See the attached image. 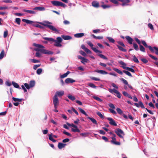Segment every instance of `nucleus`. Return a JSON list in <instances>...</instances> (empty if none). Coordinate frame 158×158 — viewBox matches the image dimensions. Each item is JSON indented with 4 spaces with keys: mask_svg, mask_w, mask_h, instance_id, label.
Here are the masks:
<instances>
[{
    "mask_svg": "<svg viewBox=\"0 0 158 158\" xmlns=\"http://www.w3.org/2000/svg\"><path fill=\"white\" fill-rule=\"evenodd\" d=\"M123 72L124 73H125L126 75H127L128 76H130V77H132L131 74L129 72H128V71H126V70H123Z\"/></svg>",
    "mask_w": 158,
    "mask_h": 158,
    "instance_id": "42",
    "label": "nucleus"
},
{
    "mask_svg": "<svg viewBox=\"0 0 158 158\" xmlns=\"http://www.w3.org/2000/svg\"><path fill=\"white\" fill-rule=\"evenodd\" d=\"M84 35V33H79L74 34V37L76 38H81Z\"/></svg>",
    "mask_w": 158,
    "mask_h": 158,
    "instance_id": "21",
    "label": "nucleus"
},
{
    "mask_svg": "<svg viewBox=\"0 0 158 158\" xmlns=\"http://www.w3.org/2000/svg\"><path fill=\"white\" fill-rule=\"evenodd\" d=\"M141 42L142 44L145 47L148 48L152 52H154L153 48L150 46H148L144 40H142Z\"/></svg>",
    "mask_w": 158,
    "mask_h": 158,
    "instance_id": "8",
    "label": "nucleus"
},
{
    "mask_svg": "<svg viewBox=\"0 0 158 158\" xmlns=\"http://www.w3.org/2000/svg\"><path fill=\"white\" fill-rule=\"evenodd\" d=\"M64 91L61 90L60 91H58L56 92L54 96L57 97V96L61 97L64 94Z\"/></svg>",
    "mask_w": 158,
    "mask_h": 158,
    "instance_id": "11",
    "label": "nucleus"
},
{
    "mask_svg": "<svg viewBox=\"0 0 158 158\" xmlns=\"http://www.w3.org/2000/svg\"><path fill=\"white\" fill-rule=\"evenodd\" d=\"M23 11L25 12H27L29 13L30 14H35V12L34 11L32 10H29L26 9H23Z\"/></svg>",
    "mask_w": 158,
    "mask_h": 158,
    "instance_id": "19",
    "label": "nucleus"
},
{
    "mask_svg": "<svg viewBox=\"0 0 158 158\" xmlns=\"http://www.w3.org/2000/svg\"><path fill=\"white\" fill-rule=\"evenodd\" d=\"M33 46L36 47V48H34V50L37 52H40L46 54H53L52 52L44 49V47L41 45L34 43Z\"/></svg>",
    "mask_w": 158,
    "mask_h": 158,
    "instance_id": "2",
    "label": "nucleus"
},
{
    "mask_svg": "<svg viewBox=\"0 0 158 158\" xmlns=\"http://www.w3.org/2000/svg\"><path fill=\"white\" fill-rule=\"evenodd\" d=\"M117 46L118 47V49L120 50V51H121L123 52H126V50L124 49L123 47L117 45Z\"/></svg>",
    "mask_w": 158,
    "mask_h": 158,
    "instance_id": "34",
    "label": "nucleus"
},
{
    "mask_svg": "<svg viewBox=\"0 0 158 158\" xmlns=\"http://www.w3.org/2000/svg\"><path fill=\"white\" fill-rule=\"evenodd\" d=\"M96 72L100 73L102 74H107L108 73L107 72L103 70H97L95 71Z\"/></svg>",
    "mask_w": 158,
    "mask_h": 158,
    "instance_id": "17",
    "label": "nucleus"
},
{
    "mask_svg": "<svg viewBox=\"0 0 158 158\" xmlns=\"http://www.w3.org/2000/svg\"><path fill=\"white\" fill-rule=\"evenodd\" d=\"M53 103L55 108H57V106L59 104V101L57 97L56 96H54L53 98Z\"/></svg>",
    "mask_w": 158,
    "mask_h": 158,
    "instance_id": "7",
    "label": "nucleus"
},
{
    "mask_svg": "<svg viewBox=\"0 0 158 158\" xmlns=\"http://www.w3.org/2000/svg\"><path fill=\"white\" fill-rule=\"evenodd\" d=\"M5 84L6 85L8 86H10L11 85V83L8 81H6Z\"/></svg>",
    "mask_w": 158,
    "mask_h": 158,
    "instance_id": "62",
    "label": "nucleus"
},
{
    "mask_svg": "<svg viewBox=\"0 0 158 158\" xmlns=\"http://www.w3.org/2000/svg\"><path fill=\"white\" fill-rule=\"evenodd\" d=\"M68 97L72 101H74L75 100V98L72 95H68Z\"/></svg>",
    "mask_w": 158,
    "mask_h": 158,
    "instance_id": "48",
    "label": "nucleus"
},
{
    "mask_svg": "<svg viewBox=\"0 0 158 158\" xmlns=\"http://www.w3.org/2000/svg\"><path fill=\"white\" fill-rule=\"evenodd\" d=\"M90 78L92 80H94V81H100V79L97 78H96L95 77H91Z\"/></svg>",
    "mask_w": 158,
    "mask_h": 158,
    "instance_id": "56",
    "label": "nucleus"
},
{
    "mask_svg": "<svg viewBox=\"0 0 158 158\" xmlns=\"http://www.w3.org/2000/svg\"><path fill=\"white\" fill-rule=\"evenodd\" d=\"M55 43L54 44V45L58 47H61L62 46L60 43L58 42H55Z\"/></svg>",
    "mask_w": 158,
    "mask_h": 158,
    "instance_id": "55",
    "label": "nucleus"
},
{
    "mask_svg": "<svg viewBox=\"0 0 158 158\" xmlns=\"http://www.w3.org/2000/svg\"><path fill=\"white\" fill-rule=\"evenodd\" d=\"M56 40H55V41L54 42H58L61 43L62 40V39L60 37H57Z\"/></svg>",
    "mask_w": 158,
    "mask_h": 158,
    "instance_id": "52",
    "label": "nucleus"
},
{
    "mask_svg": "<svg viewBox=\"0 0 158 158\" xmlns=\"http://www.w3.org/2000/svg\"><path fill=\"white\" fill-rule=\"evenodd\" d=\"M116 110L118 114H122L123 111L120 108H117Z\"/></svg>",
    "mask_w": 158,
    "mask_h": 158,
    "instance_id": "54",
    "label": "nucleus"
},
{
    "mask_svg": "<svg viewBox=\"0 0 158 158\" xmlns=\"http://www.w3.org/2000/svg\"><path fill=\"white\" fill-rule=\"evenodd\" d=\"M139 49L141 51L143 52H145V50L144 48L142 45H140Z\"/></svg>",
    "mask_w": 158,
    "mask_h": 158,
    "instance_id": "40",
    "label": "nucleus"
},
{
    "mask_svg": "<svg viewBox=\"0 0 158 158\" xmlns=\"http://www.w3.org/2000/svg\"><path fill=\"white\" fill-rule=\"evenodd\" d=\"M69 71H67L66 73L60 76V78H63L66 77L67 75L69 74Z\"/></svg>",
    "mask_w": 158,
    "mask_h": 158,
    "instance_id": "33",
    "label": "nucleus"
},
{
    "mask_svg": "<svg viewBox=\"0 0 158 158\" xmlns=\"http://www.w3.org/2000/svg\"><path fill=\"white\" fill-rule=\"evenodd\" d=\"M12 99L15 102H21L23 100L22 99L16 98L13 97H12Z\"/></svg>",
    "mask_w": 158,
    "mask_h": 158,
    "instance_id": "28",
    "label": "nucleus"
},
{
    "mask_svg": "<svg viewBox=\"0 0 158 158\" xmlns=\"http://www.w3.org/2000/svg\"><path fill=\"white\" fill-rule=\"evenodd\" d=\"M92 6L95 8H98L99 7V2L95 1H93L92 2Z\"/></svg>",
    "mask_w": 158,
    "mask_h": 158,
    "instance_id": "15",
    "label": "nucleus"
},
{
    "mask_svg": "<svg viewBox=\"0 0 158 158\" xmlns=\"http://www.w3.org/2000/svg\"><path fill=\"white\" fill-rule=\"evenodd\" d=\"M109 90L110 93L112 94H114V93L116 94L118 92V90L115 89H109Z\"/></svg>",
    "mask_w": 158,
    "mask_h": 158,
    "instance_id": "29",
    "label": "nucleus"
},
{
    "mask_svg": "<svg viewBox=\"0 0 158 158\" xmlns=\"http://www.w3.org/2000/svg\"><path fill=\"white\" fill-rule=\"evenodd\" d=\"M88 59L83 57L81 60V62L84 64L85 63H87L88 62Z\"/></svg>",
    "mask_w": 158,
    "mask_h": 158,
    "instance_id": "45",
    "label": "nucleus"
},
{
    "mask_svg": "<svg viewBox=\"0 0 158 158\" xmlns=\"http://www.w3.org/2000/svg\"><path fill=\"white\" fill-rule=\"evenodd\" d=\"M148 27L152 30H153L154 29L153 26L151 23H149L148 24Z\"/></svg>",
    "mask_w": 158,
    "mask_h": 158,
    "instance_id": "64",
    "label": "nucleus"
},
{
    "mask_svg": "<svg viewBox=\"0 0 158 158\" xmlns=\"http://www.w3.org/2000/svg\"><path fill=\"white\" fill-rule=\"evenodd\" d=\"M2 2H5V3H11L12 2L10 0H3L2 1Z\"/></svg>",
    "mask_w": 158,
    "mask_h": 158,
    "instance_id": "57",
    "label": "nucleus"
},
{
    "mask_svg": "<svg viewBox=\"0 0 158 158\" xmlns=\"http://www.w3.org/2000/svg\"><path fill=\"white\" fill-rule=\"evenodd\" d=\"M98 56H99L101 58L104 59H105V60H107V58L105 56H104V55H102V54H98Z\"/></svg>",
    "mask_w": 158,
    "mask_h": 158,
    "instance_id": "51",
    "label": "nucleus"
},
{
    "mask_svg": "<svg viewBox=\"0 0 158 158\" xmlns=\"http://www.w3.org/2000/svg\"><path fill=\"white\" fill-rule=\"evenodd\" d=\"M152 48H153V50L154 51V52H155L156 55H158V48L156 47H154Z\"/></svg>",
    "mask_w": 158,
    "mask_h": 158,
    "instance_id": "43",
    "label": "nucleus"
},
{
    "mask_svg": "<svg viewBox=\"0 0 158 158\" xmlns=\"http://www.w3.org/2000/svg\"><path fill=\"white\" fill-rule=\"evenodd\" d=\"M33 63H39L40 62V61L38 60H36V59H31L30 60Z\"/></svg>",
    "mask_w": 158,
    "mask_h": 158,
    "instance_id": "58",
    "label": "nucleus"
},
{
    "mask_svg": "<svg viewBox=\"0 0 158 158\" xmlns=\"http://www.w3.org/2000/svg\"><path fill=\"white\" fill-rule=\"evenodd\" d=\"M113 70L120 74L122 75L123 74L122 71L118 69L114 68Z\"/></svg>",
    "mask_w": 158,
    "mask_h": 158,
    "instance_id": "35",
    "label": "nucleus"
},
{
    "mask_svg": "<svg viewBox=\"0 0 158 158\" xmlns=\"http://www.w3.org/2000/svg\"><path fill=\"white\" fill-rule=\"evenodd\" d=\"M130 2L129 0H126L125 1H124L123 2V3L122 4V6H124L125 5H127V4Z\"/></svg>",
    "mask_w": 158,
    "mask_h": 158,
    "instance_id": "41",
    "label": "nucleus"
},
{
    "mask_svg": "<svg viewBox=\"0 0 158 158\" xmlns=\"http://www.w3.org/2000/svg\"><path fill=\"white\" fill-rule=\"evenodd\" d=\"M107 119L109 121V123L111 125L116 126L117 124L116 123L115 121L112 118H111L108 117L107 118Z\"/></svg>",
    "mask_w": 158,
    "mask_h": 158,
    "instance_id": "10",
    "label": "nucleus"
},
{
    "mask_svg": "<svg viewBox=\"0 0 158 158\" xmlns=\"http://www.w3.org/2000/svg\"><path fill=\"white\" fill-rule=\"evenodd\" d=\"M115 132L120 138L123 139L125 134L123 131L120 129L118 128L115 131Z\"/></svg>",
    "mask_w": 158,
    "mask_h": 158,
    "instance_id": "3",
    "label": "nucleus"
},
{
    "mask_svg": "<svg viewBox=\"0 0 158 158\" xmlns=\"http://www.w3.org/2000/svg\"><path fill=\"white\" fill-rule=\"evenodd\" d=\"M123 69L127 70L129 71H130L132 73H134L135 72V70L131 68L127 67H124Z\"/></svg>",
    "mask_w": 158,
    "mask_h": 158,
    "instance_id": "24",
    "label": "nucleus"
},
{
    "mask_svg": "<svg viewBox=\"0 0 158 158\" xmlns=\"http://www.w3.org/2000/svg\"><path fill=\"white\" fill-rule=\"evenodd\" d=\"M111 108L114 109H115V107L114 105L112 103H110L108 105Z\"/></svg>",
    "mask_w": 158,
    "mask_h": 158,
    "instance_id": "63",
    "label": "nucleus"
},
{
    "mask_svg": "<svg viewBox=\"0 0 158 158\" xmlns=\"http://www.w3.org/2000/svg\"><path fill=\"white\" fill-rule=\"evenodd\" d=\"M32 25L34 26L38 27V28H41V29H42L43 28V27L42 26H41L38 24H32Z\"/></svg>",
    "mask_w": 158,
    "mask_h": 158,
    "instance_id": "47",
    "label": "nucleus"
},
{
    "mask_svg": "<svg viewBox=\"0 0 158 158\" xmlns=\"http://www.w3.org/2000/svg\"><path fill=\"white\" fill-rule=\"evenodd\" d=\"M111 138L112 139V140H111L110 142L112 144L117 145H120L121 143L120 142L116 141V139L115 138L111 137Z\"/></svg>",
    "mask_w": 158,
    "mask_h": 158,
    "instance_id": "9",
    "label": "nucleus"
},
{
    "mask_svg": "<svg viewBox=\"0 0 158 158\" xmlns=\"http://www.w3.org/2000/svg\"><path fill=\"white\" fill-rule=\"evenodd\" d=\"M35 83L34 81H30L29 83V85L31 87V88H32L34 87L35 85Z\"/></svg>",
    "mask_w": 158,
    "mask_h": 158,
    "instance_id": "37",
    "label": "nucleus"
},
{
    "mask_svg": "<svg viewBox=\"0 0 158 158\" xmlns=\"http://www.w3.org/2000/svg\"><path fill=\"white\" fill-rule=\"evenodd\" d=\"M5 56V51L3 50L0 54V60L2 59Z\"/></svg>",
    "mask_w": 158,
    "mask_h": 158,
    "instance_id": "31",
    "label": "nucleus"
},
{
    "mask_svg": "<svg viewBox=\"0 0 158 158\" xmlns=\"http://www.w3.org/2000/svg\"><path fill=\"white\" fill-rule=\"evenodd\" d=\"M24 86L26 87V88L28 89H29L31 88L29 85L27 83H24Z\"/></svg>",
    "mask_w": 158,
    "mask_h": 158,
    "instance_id": "61",
    "label": "nucleus"
},
{
    "mask_svg": "<svg viewBox=\"0 0 158 158\" xmlns=\"http://www.w3.org/2000/svg\"><path fill=\"white\" fill-rule=\"evenodd\" d=\"M51 3L54 6H61L64 7H65L66 6V5L64 4L59 1H52L51 2Z\"/></svg>",
    "mask_w": 158,
    "mask_h": 158,
    "instance_id": "5",
    "label": "nucleus"
},
{
    "mask_svg": "<svg viewBox=\"0 0 158 158\" xmlns=\"http://www.w3.org/2000/svg\"><path fill=\"white\" fill-rule=\"evenodd\" d=\"M87 118L89 119L90 120L92 123L95 125H97L98 123L96 120L94 118H91L89 117L88 116Z\"/></svg>",
    "mask_w": 158,
    "mask_h": 158,
    "instance_id": "20",
    "label": "nucleus"
},
{
    "mask_svg": "<svg viewBox=\"0 0 158 158\" xmlns=\"http://www.w3.org/2000/svg\"><path fill=\"white\" fill-rule=\"evenodd\" d=\"M75 81V80L69 78H67L65 80V82L66 84L72 83Z\"/></svg>",
    "mask_w": 158,
    "mask_h": 158,
    "instance_id": "12",
    "label": "nucleus"
},
{
    "mask_svg": "<svg viewBox=\"0 0 158 158\" xmlns=\"http://www.w3.org/2000/svg\"><path fill=\"white\" fill-rule=\"evenodd\" d=\"M62 37L65 40H68L72 39V37L69 35H63L62 36Z\"/></svg>",
    "mask_w": 158,
    "mask_h": 158,
    "instance_id": "23",
    "label": "nucleus"
},
{
    "mask_svg": "<svg viewBox=\"0 0 158 158\" xmlns=\"http://www.w3.org/2000/svg\"><path fill=\"white\" fill-rule=\"evenodd\" d=\"M43 39L45 40H48L49 41H52L54 42L55 41V40L52 38H48V37H43Z\"/></svg>",
    "mask_w": 158,
    "mask_h": 158,
    "instance_id": "27",
    "label": "nucleus"
},
{
    "mask_svg": "<svg viewBox=\"0 0 158 158\" xmlns=\"http://www.w3.org/2000/svg\"><path fill=\"white\" fill-rule=\"evenodd\" d=\"M87 44L90 47H91L92 49L96 53H102V52L99 51L98 49H97L96 48H94L93 47L94 46V45L92 43H91L90 41H88L87 42Z\"/></svg>",
    "mask_w": 158,
    "mask_h": 158,
    "instance_id": "6",
    "label": "nucleus"
},
{
    "mask_svg": "<svg viewBox=\"0 0 158 158\" xmlns=\"http://www.w3.org/2000/svg\"><path fill=\"white\" fill-rule=\"evenodd\" d=\"M81 48L83 49L87 53L89 54H91V51L88 49L86 48L84 44L81 45Z\"/></svg>",
    "mask_w": 158,
    "mask_h": 158,
    "instance_id": "13",
    "label": "nucleus"
},
{
    "mask_svg": "<svg viewBox=\"0 0 158 158\" xmlns=\"http://www.w3.org/2000/svg\"><path fill=\"white\" fill-rule=\"evenodd\" d=\"M93 98H94L95 99L100 102H102V99H101L100 98H99L97 97V96H93Z\"/></svg>",
    "mask_w": 158,
    "mask_h": 158,
    "instance_id": "46",
    "label": "nucleus"
},
{
    "mask_svg": "<svg viewBox=\"0 0 158 158\" xmlns=\"http://www.w3.org/2000/svg\"><path fill=\"white\" fill-rule=\"evenodd\" d=\"M133 60L135 63H139V61L138 60L137 58H136V57L135 56H133Z\"/></svg>",
    "mask_w": 158,
    "mask_h": 158,
    "instance_id": "50",
    "label": "nucleus"
},
{
    "mask_svg": "<svg viewBox=\"0 0 158 158\" xmlns=\"http://www.w3.org/2000/svg\"><path fill=\"white\" fill-rule=\"evenodd\" d=\"M22 21L27 24H32L33 23H35L33 21L30 20L28 19H23ZM35 23H38L44 26H45L48 28L50 29L52 31H54L55 33L56 34H59L60 33V31L57 29L54 26L52 25V23L48 21H45L43 22H36Z\"/></svg>",
    "mask_w": 158,
    "mask_h": 158,
    "instance_id": "1",
    "label": "nucleus"
},
{
    "mask_svg": "<svg viewBox=\"0 0 158 158\" xmlns=\"http://www.w3.org/2000/svg\"><path fill=\"white\" fill-rule=\"evenodd\" d=\"M134 48L136 51L139 50V48L138 45L135 43H134L133 44Z\"/></svg>",
    "mask_w": 158,
    "mask_h": 158,
    "instance_id": "49",
    "label": "nucleus"
},
{
    "mask_svg": "<svg viewBox=\"0 0 158 158\" xmlns=\"http://www.w3.org/2000/svg\"><path fill=\"white\" fill-rule=\"evenodd\" d=\"M33 10H39L40 11H43L45 10L44 7L41 6L36 7L33 8Z\"/></svg>",
    "mask_w": 158,
    "mask_h": 158,
    "instance_id": "22",
    "label": "nucleus"
},
{
    "mask_svg": "<svg viewBox=\"0 0 158 158\" xmlns=\"http://www.w3.org/2000/svg\"><path fill=\"white\" fill-rule=\"evenodd\" d=\"M123 69L127 70L129 71H130L132 73H134L135 72V70L131 68L127 67H124Z\"/></svg>",
    "mask_w": 158,
    "mask_h": 158,
    "instance_id": "25",
    "label": "nucleus"
},
{
    "mask_svg": "<svg viewBox=\"0 0 158 158\" xmlns=\"http://www.w3.org/2000/svg\"><path fill=\"white\" fill-rule=\"evenodd\" d=\"M49 139L53 142H56V140L53 138L52 134L49 135Z\"/></svg>",
    "mask_w": 158,
    "mask_h": 158,
    "instance_id": "30",
    "label": "nucleus"
},
{
    "mask_svg": "<svg viewBox=\"0 0 158 158\" xmlns=\"http://www.w3.org/2000/svg\"><path fill=\"white\" fill-rule=\"evenodd\" d=\"M106 38L108 39L109 41L113 43H114L115 42L114 40L112 38L110 37H107Z\"/></svg>",
    "mask_w": 158,
    "mask_h": 158,
    "instance_id": "36",
    "label": "nucleus"
},
{
    "mask_svg": "<svg viewBox=\"0 0 158 158\" xmlns=\"http://www.w3.org/2000/svg\"><path fill=\"white\" fill-rule=\"evenodd\" d=\"M87 85L89 87L94 89H95L97 87L94 84L92 83H89L87 84Z\"/></svg>",
    "mask_w": 158,
    "mask_h": 158,
    "instance_id": "38",
    "label": "nucleus"
},
{
    "mask_svg": "<svg viewBox=\"0 0 158 158\" xmlns=\"http://www.w3.org/2000/svg\"><path fill=\"white\" fill-rule=\"evenodd\" d=\"M112 6L111 5H104L101 6V7L104 9L109 8L111 7Z\"/></svg>",
    "mask_w": 158,
    "mask_h": 158,
    "instance_id": "39",
    "label": "nucleus"
},
{
    "mask_svg": "<svg viewBox=\"0 0 158 158\" xmlns=\"http://www.w3.org/2000/svg\"><path fill=\"white\" fill-rule=\"evenodd\" d=\"M78 109L81 113L84 114L86 116H88V114L86 113L85 111L84 110H83L81 108L79 107L78 108Z\"/></svg>",
    "mask_w": 158,
    "mask_h": 158,
    "instance_id": "32",
    "label": "nucleus"
},
{
    "mask_svg": "<svg viewBox=\"0 0 158 158\" xmlns=\"http://www.w3.org/2000/svg\"><path fill=\"white\" fill-rule=\"evenodd\" d=\"M135 105L138 107H141L142 108H144L145 107L142 102H139L138 103H135Z\"/></svg>",
    "mask_w": 158,
    "mask_h": 158,
    "instance_id": "16",
    "label": "nucleus"
},
{
    "mask_svg": "<svg viewBox=\"0 0 158 158\" xmlns=\"http://www.w3.org/2000/svg\"><path fill=\"white\" fill-rule=\"evenodd\" d=\"M66 145V144L63 143H59L58 145V147L59 149H61L64 148Z\"/></svg>",
    "mask_w": 158,
    "mask_h": 158,
    "instance_id": "18",
    "label": "nucleus"
},
{
    "mask_svg": "<svg viewBox=\"0 0 158 158\" xmlns=\"http://www.w3.org/2000/svg\"><path fill=\"white\" fill-rule=\"evenodd\" d=\"M119 63L123 66H122V68L123 69L124 67H126V63L123 62V61L120 60L118 62Z\"/></svg>",
    "mask_w": 158,
    "mask_h": 158,
    "instance_id": "44",
    "label": "nucleus"
},
{
    "mask_svg": "<svg viewBox=\"0 0 158 158\" xmlns=\"http://www.w3.org/2000/svg\"><path fill=\"white\" fill-rule=\"evenodd\" d=\"M42 71V70L41 69H39L36 71L38 75H40Z\"/></svg>",
    "mask_w": 158,
    "mask_h": 158,
    "instance_id": "59",
    "label": "nucleus"
},
{
    "mask_svg": "<svg viewBox=\"0 0 158 158\" xmlns=\"http://www.w3.org/2000/svg\"><path fill=\"white\" fill-rule=\"evenodd\" d=\"M125 38L127 40L128 42L130 44H132V42L133 41V39L130 36H126L125 37Z\"/></svg>",
    "mask_w": 158,
    "mask_h": 158,
    "instance_id": "14",
    "label": "nucleus"
},
{
    "mask_svg": "<svg viewBox=\"0 0 158 158\" xmlns=\"http://www.w3.org/2000/svg\"><path fill=\"white\" fill-rule=\"evenodd\" d=\"M67 124L69 126L72 127V128H71V130L73 132H80V130L78 128V127L77 126L75 125L73 123L69 124L68 123Z\"/></svg>",
    "mask_w": 158,
    "mask_h": 158,
    "instance_id": "4",
    "label": "nucleus"
},
{
    "mask_svg": "<svg viewBox=\"0 0 158 158\" xmlns=\"http://www.w3.org/2000/svg\"><path fill=\"white\" fill-rule=\"evenodd\" d=\"M12 84L14 87L19 89H21V88L19 87V85L17 83L14 81H12Z\"/></svg>",
    "mask_w": 158,
    "mask_h": 158,
    "instance_id": "26",
    "label": "nucleus"
},
{
    "mask_svg": "<svg viewBox=\"0 0 158 158\" xmlns=\"http://www.w3.org/2000/svg\"><path fill=\"white\" fill-rule=\"evenodd\" d=\"M15 22L18 24L19 25L21 22V19L20 18H17L15 19Z\"/></svg>",
    "mask_w": 158,
    "mask_h": 158,
    "instance_id": "53",
    "label": "nucleus"
},
{
    "mask_svg": "<svg viewBox=\"0 0 158 158\" xmlns=\"http://www.w3.org/2000/svg\"><path fill=\"white\" fill-rule=\"evenodd\" d=\"M88 134H89V133H81L80 134L83 137H86Z\"/></svg>",
    "mask_w": 158,
    "mask_h": 158,
    "instance_id": "60",
    "label": "nucleus"
}]
</instances>
